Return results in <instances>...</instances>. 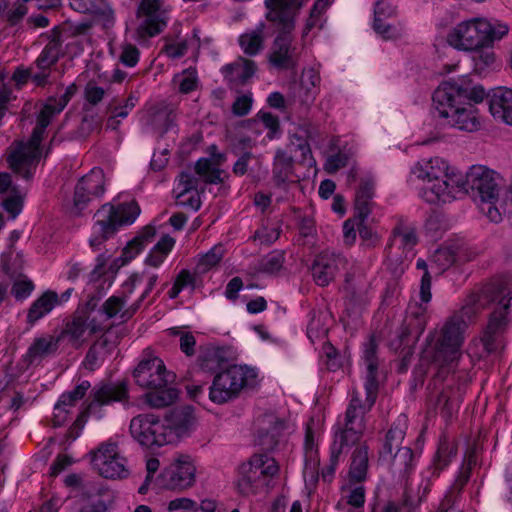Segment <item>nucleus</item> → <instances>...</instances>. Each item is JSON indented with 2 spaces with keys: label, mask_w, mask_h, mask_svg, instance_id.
Returning <instances> with one entry per match:
<instances>
[{
  "label": "nucleus",
  "mask_w": 512,
  "mask_h": 512,
  "mask_svg": "<svg viewBox=\"0 0 512 512\" xmlns=\"http://www.w3.org/2000/svg\"><path fill=\"white\" fill-rule=\"evenodd\" d=\"M485 96L482 85L462 77L441 83L433 94V102L445 124L458 130L474 132L481 126L476 105Z\"/></svg>",
  "instance_id": "1"
},
{
  "label": "nucleus",
  "mask_w": 512,
  "mask_h": 512,
  "mask_svg": "<svg viewBox=\"0 0 512 512\" xmlns=\"http://www.w3.org/2000/svg\"><path fill=\"white\" fill-rule=\"evenodd\" d=\"M512 300V287L509 285H487L484 288L470 293L458 313L471 318L479 313L489 302L495 303L488 324L479 343L483 346V354H490L501 346V337L510 321V301Z\"/></svg>",
  "instance_id": "2"
},
{
  "label": "nucleus",
  "mask_w": 512,
  "mask_h": 512,
  "mask_svg": "<svg viewBox=\"0 0 512 512\" xmlns=\"http://www.w3.org/2000/svg\"><path fill=\"white\" fill-rule=\"evenodd\" d=\"M409 182L421 183L418 195L429 204L450 203L462 186V172L440 156L419 159L410 168Z\"/></svg>",
  "instance_id": "3"
},
{
  "label": "nucleus",
  "mask_w": 512,
  "mask_h": 512,
  "mask_svg": "<svg viewBox=\"0 0 512 512\" xmlns=\"http://www.w3.org/2000/svg\"><path fill=\"white\" fill-rule=\"evenodd\" d=\"M76 91V85L70 84L61 96L48 98L38 114L37 124L31 138L26 142H15L10 146L7 161L9 167L16 175L25 180L33 177L40 159L39 146L45 129L50 124L52 118L66 107Z\"/></svg>",
  "instance_id": "4"
},
{
  "label": "nucleus",
  "mask_w": 512,
  "mask_h": 512,
  "mask_svg": "<svg viewBox=\"0 0 512 512\" xmlns=\"http://www.w3.org/2000/svg\"><path fill=\"white\" fill-rule=\"evenodd\" d=\"M194 416L189 408L176 409L161 420L153 414L138 415L130 422L132 437L142 446L155 449L178 442L190 434Z\"/></svg>",
  "instance_id": "5"
},
{
  "label": "nucleus",
  "mask_w": 512,
  "mask_h": 512,
  "mask_svg": "<svg viewBox=\"0 0 512 512\" xmlns=\"http://www.w3.org/2000/svg\"><path fill=\"white\" fill-rule=\"evenodd\" d=\"M467 327V322L460 314L449 316L429 334L421 361L431 363L441 370L451 366L462 355Z\"/></svg>",
  "instance_id": "6"
},
{
  "label": "nucleus",
  "mask_w": 512,
  "mask_h": 512,
  "mask_svg": "<svg viewBox=\"0 0 512 512\" xmlns=\"http://www.w3.org/2000/svg\"><path fill=\"white\" fill-rule=\"evenodd\" d=\"M510 26L499 19L471 17L454 24L446 34V43L459 52L481 48L489 42H500L509 34Z\"/></svg>",
  "instance_id": "7"
},
{
  "label": "nucleus",
  "mask_w": 512,
  "mask_h": 512,
  "mask_svg": "<svg viewBox=\"0 0 512 512\" xmlns=\"http://www.w3.org/2000/svg\"><path fill=\"white\" fill-rule=\"evenodd\" d=\"M157 279L156 274L146 271L130 275L123 283L120 293L109 297L102 308L95 311V315L103 324L112 318L130 319L154 289Z\"/></svg>",
  "instance_id": "8"
},
{
  "label": "nucleus",
  "mask_w": 512,
  "mask_h": 512,
  "mask_svg": "<svg viewBox=\"0 0 512 512\" xmlns=\"http://www.w3.org/2000/svg\"><path fill=\"white\" fill-rule=\"evenodd\" d=\"M500 180L499 173L485 165L476 164L465 174L462 173L463 183L459 187V192L467 191L469 188L477 192L480 212L493 223L502 221Z\"/></svg>",
  "instance_id": "9"
},
{
  "label": "nucleus",
  "mask_w": 512,
  "mask_h": 512,
  "mask_svg": "<svg viewBox=\"0 0 512 512\" xmlns=\"http://www.w3.org/2000/svg\"><path fill=\"white\" fill-rule=\"evenodd\" d=\"M259 383L257 369L248 365H230L218 372L209 388V399L215 404H224L237 398L246 389Z\"/></svg>",
  "instance_id": "10"
},
{
  "label": "nucleus",
  "mask_w": 512,
  "mask_h": 512,
  "mask_svg": "<svg viewBox=\"0 0 512 512\" xmlns=\"http://www.w3.org/2000/svg\"><path fill=\"white\" fill-rule=\"evenodd\" d=\"M408 427V418L401 414L388 430L380 458L390 461L391 470L399 477L407 476L416 465V456L410 447H400Z\"/></svg>",
  "instance_id": "11"
},
{
  "label": "nucleus",
  "mask_w": 512,
  "mask_h": 512,
  "mask_svg": "<svg viewBox=\"0 0 512 512\" xmlns=\"http://www.w3.org/2000/svg\"><path fill=\"white\" fill-rule=\"evenodd\" d=\"M279 471L276 460L266 454H254L238 467L236 487L244 496L255 495L268 485Z\"/></svg>",
  "instance_id": "12"
},
{
  "label": "nucleus",
  "mask_w": 512,
  "mask_h": 512,
  "mask_svg": "<svg viewBox=\"0 0 512 512\" xmlns=\"http://www.w3.org/2000/svg\"><path fill=\"white\" fill-rule=\"evenodd\" d=\"M377 389L366 390L364 402L358 393H353L346 409L345 423L334 431L333 437L344 435L345 445L349 446L361 439L366 429L365 414L372 408L376 400Z\"/></svg>",
  "instance_id": "13"
},
{
  "label": "nucleus",
  "mask_w": 512,
  "mask_h": 512,
  "mask_svg": "<svg viewBox=\"0 0 512 512\" xmlns=\"http://www.w3.org/2000/svg\"><path fill=\"white\" fill-rule=\"evenodd\" d=\"M196 473L197 468L193 458L187 454H178L160 472L157 484L162 489L183 491L194 486Z\"/></svg>",
  "instance_id": "14"
},
{
  "label": "nucleus",
  "mask_w": 512,
  "mask_h": 512,
  "mask_svg": "<svg viewBox=\"0 0 512 512\" xmlns=\"http://www.w3.org/2000/svg\"><path fill=\"white\" fill-rule=\"evenodd\" d=\"M94 305L91 300L84 310H78L60 334V338L67 339L74 348L81 347L94 334L105 329L102 320L95 315Z\"/></svg>",
  "instance_id": "15"
},
{
  "label": "nucleus",
  "mask_w": 512,
  "mask_h": 512,
  "mask_svg": "<svg viewBox=\"0 0 512 512\" xmlns=\"http://www.w3.org/2000/svg\"><path fill=\"white\" fill-rule=\"evenodd\" d=\"M292 430V425L284 417L275 412H266L257 419L255 443L272 451L286 440Z\"/></svg>",
  "instance_id": "16"
},
{
  "label": "nucleus",
  "mask_w": 512,
  "mask_h": 512,
  "mask_svg": "<svg viewBox=\"0 0 512 512\" xmlns=\"http://www.w3.org/2000/svg\"><path fill=\"white\" fill-rule=\"evenodd\" d=\"M89 455L93 469L102 477L116 479L128 475L126 459L120 454L116 443L104 442Z\"/></svg>",
  "instance_id": "17"
},
{
  "label": "nucleus",
  "mask_w": 512,
  "mask_h": 512,
  "mask_svg": "<svg viewBox=\"0 0 512 512\" xmlns=\"http://www.w3.org/2000/svg\"><path fill=\"white\" fill-rule=\"evenodd\" d=\"M139 214L140 208L134 200L104 204L95 214L101 222L97 231L115 233L119 227L132 224Z\"/></svg>",
  "instance_id": "18"
},
{
  "label": "nucleus",
  "mask_w": 512,
  "mask_h": 512,
  "mask_svg": "<svg viewBox=\"0 0 512 512\" xmlns=\"http://www.w3.org/2000/svg\"><path fill=\"white\" fill-rule=\"evenodd\" d=\"M139 214L140 208L134 200L104 204L95 214L101 222L97 231L115 233L119 227L132 224Z\"/></svg>",
  "instance_id": "19"
},
{
  "label": "nucleus",
  "mask_w": 512,
  "mask_h": 512,
  "mask_svg": "<svg viewBox=\"0 0 512 512\" xmlns=\"http://www.w3.org/2000/svg\"><path fill=\"white\" fill-rule=\"evenodd\" d=\"M134 378L140 387L152 389L167 386L174 380V375L166 369L161 358L148 354L135 368Z\"/></svg>",
  "instance_id": "20"
},
{
  "label": "nucleus",
  "mask_w": 512,
  "mask_h": 512,
  "mask_svg": "<svg viewBox=\"0 0 512 512\" xmlns=\"http://www.w3.org/2000/svg\"><path fill=\"white\" fill-rule=\"evenodd\" d=\"M138 33L153 37L167 26L168 9L161 0H141L137 9Z\"/></svg>",
  "instance_id": "21"
},
{
  "label": "nucleus",
  "mask_w": 512,
  "mask_h": 512,
  "mask_svg": "<svg viewBox=\"0 0 512 512\" xmlns=\"http://www.w3.org/2000/svg\"><path fill=\"white\" fill-rule=\"evenodd\" d=\"M456 456V446L453 442L441 440L431 464L421 472V481L418 485V500L420 503L424 500L426 495L430 492L432 480L437 478L441 471H443L452 462Z\"/></svg>",
  "instance_id": "22"
},
{
  "label": "nucleus",
  "mask_w": 512,
  "mask_h": 512,
  "mask_svg": "<svg viewBox=\"0 0 512 512\" xmlns=\"http://www.w3.org/2000/svg\"><path fill=\"white\" fill-rule=\"evenodd\" d=\"M309 0H264L266 18L279 31L293 32L299 11Z\"/></svg>",
  "instance_id": "23"
},
{
  "label": "nucleus",
  "mask_w": 512,
  "mask_h": 512,
  "mask_svg": "<svg viewBox=\"0 0 512 512\" xmlns=\"http://www.w3.org/2000/svg\"><path fill=\"white\" fill-rule=\"evenodd\" d=\"M105 191V176L100 168H93L82 177L75 188L73 213L79 214L89 202L99 198Z\"/></svg>",
  "instance_id": "24"
},
{
  "label": "nucleus",
  "mask_w": 512,
  "mask_h": 512,
  "mask_svg": "<svg viewBox=\"0 0 512 512\" xmlns=\"http://www.w3.org/2000/svg\"><path fill=\"white\" fill-rule=\"evenodd\" d=\"M298 58L292 32L279 31L268 54L270 65L278 70H288L297 65Z\"/></svg>",
  "instance_id": "25"
},
{
  "label": "nucleus",
  "mask_w": 512,
  "mask_h": 512,
  "mask_svg": "<svg viewBox=\"0 0 512 512\" xmlns=\"http://www.w3.org/2000/svg\"><path fill=\"white\" fill-rule=\"evenodd\" d=\"M198 178L188 172H182L175 180L173 195L180 207L197 211L202 201L198 189Z\"/></svg>",
  "instance_id": "26"
},
{
  "label": "nucleus",
  "mask_w": 512,
  "mask_h": 512,
  "mask_svg": "<svg viewBox=\"0 0 512 512\" xmlns=\"http://www.w3.org/2000/svg\"><path fill=\"white\" fill-rule=\"evenodd\" d=\"M345 265V259L335 253L323 252L316 256L312 265V276L319 286H327Z\"/></svg>",
  "instance_id": "27"
},
{
  "label": "nucleus",
  "mask_w": 512,
  "mask_h": 512,
  "mask_svg": "<svg viewBox=\"0 0 512 512\" xmlns=\"http://www.w3.org/2000/svg\"><path fill=\"white\" fill-rule=\"evenodd\" d=\"M128 390L124 382L101 383L92 390V401L87 407V413L95 415L97 408L120 402L127 398Z\"/></svg>",
  "instance_id": "28"
},
{
  "label": "nucleus",
  "mask_w": 512,
  "mask_h": 512,
  "mask_svg": "<svg viewBox=\"0 0 512 512\" xmlns=\"http://www.w3.org/2000/svg\"><path fill=\"white\" fill-rule=\"evenodd\" d=\"M488 97L489 112L496 121L512 126V89L496 87Z\"/></svg>",
  "instance_id": "29"
},
{
  "label": "nucleus",
  "mask_w": 512,
  "mask_h": 512,
  "mask_svg": "<svg viewBox=\"0 0 512 512\" xmlns=\"http://www.w3.org/2000/svg\"><path fill=\"white\" fill-rule=\"evenodd\" d=\"M313 421L307 423L304 437V476L316 479L319 475L320 456L318 441L320 434L314 429Z\"/></svg>",
  "instance_id": "30"
},
{
  "label": "nucleus",
  "mask_w": 512,
  "mask_h": 512,
  "mask_svg": "<svg viewBox=\"0 0 512 512\" xmlns=\"http://www.w3.org/2000/svg\"><path fill=\"white\" fill-rule=\"evenodd\" d=\"M426 324V307L422 305H410L400 328V344L404 343L409 337L418 339L423 333Z\"/></svg>",
  "instance_id": "31"
},
{
  "label": "nucleus",
  "mask_w": 512,
  "mask_h": 512,
  "mask_svg": "<svg viewBox=\"0 0 512 512\" xmlns=\"http://www.w3.org/2000/svg\"><path fill=\"white\" fill-rule=\"evenodd\" d=\"M396 14V9L389 6L387 3L379 2L374 9L373 29L383 39L392 40L402 36L404 29L398 25H393L385 21L386 17H391Z\"/></svg>",
  "instance_id": "32"
},
{
  "label": "nucleus",
  "mask_w": 512,
  "mask_h": 512,
  "mask_svg": "<svg viewBox=\"0 0 512 512\" xmlns=\"http://www.w3.org/2000/svg\"><path fill=\"white\" fill-rule=\"evenodd\" d=\"M257 66L253 60L238 57L234 62L221 68L225 80L231 84H245L256 73Z\"/></svg>",
  "instance_id": "33"
},
{
  "label": "nucleus",
  "mask_w": 512,
  "mask_h": 512,
  "mask_svg": "<svg viewBox=\"0 0 512 512\" xmlns=\"http://www.w3.org/2000/svg\"><path fill=\"white\" fill-rule=\"evenodd\" d=\"M266 38V24L259 22L239 36L238 44L245 55L256 56L263 50Z\"/></svg>",
  "instance_id": "34"
},
{
  "label": "nucleus",
  "mask_w": 512,
  "mask_h": 512,
  "mask_svg": "<svg viewBox=\"0 0 512 512\" xmlns=\"http://www.w3.org/2000/svg\"><path fill=\"white\" fill-rule=\"evenodd\" d=\"M176 110L169 106H164L162 108L154 111L148 119V125L151 130L163 136L168 132H176Z\"/></svg>",
  "instance_id": "35"
},
{
  "label": "nucleus",
  "mask_w": 512,
  "mask_h": 512,
  "mask_svg": "<svg viewBox=\"0 0 512 512\" xmlns=\"http://www.w3.org/2000/svg\"><path fill=\"white\" fill-rule=\"evenodd\" d=\"M60 303L56 292L48 290L38 297L30 306L27 322L31 325L48 315Z\"/></svg>",
  "instance_id": "36"
},
{
  "label": "nucleus",
  "mask_w": 512,
  "mask_h": 512,
  "mask_svg": "<svg viewBox=\"0 0 512 512\" xmlns=\"http://www.w3.org/2000/svg\"><path fill=\"white\" fill-rule=\"evenodd\" d=\"M377 344L373 337H370L363 344L362 361L366 368L365 390L377 389L376 374L378 369V360L376 356Z\"/></svg>",
  "instance_id": "37"
},
{
  "label": "nucleus",
  "mask_w": 512,
  "mask_h": 512,
  "mask_svg": "<svg viewBox=\"0 0 512 512\" xmlns=\"http://www.w3.org/2000/svg\"><path fill=\"white\" fill-rule=\"evenodd\" d=\"M320 75L313 69H304L301 75L300 92L301 103L308 109L315 101L319 92Z\"/></svg>",
  "instance_id": "38"
},
{
  "label": "nucleus",
  "mask_w": 512,
  "mask_h": 512,
  "mask_svg": "<svg viewBox=\"0 0 512 512\" xmlns=\"http://www.w3.org/2000/svg\"><path fill=\"white\" fill-rule=\"evenodd\" d=\"M374 197V182L371 180L362 182L355 195V214L359 218V224L368 218Z\"/></svg>",
  "instance_id": "39"
},
{
  "label": "nucleus",
  "mask_w": 512,
  "mask_h": 512,
  "mask_svg": "<svg viewBox=\"0 0 512 512\" xmlns=\"http://www.w3.org/2000/svg\"><path fill=\"white\" fill-rule=\"evenodd\" d=\"M368 465V447L366 445L356 447L352 454L347 480L364 482L367 479Z\"/></svg>",
  "instance_id": "40"
},
{
  "label": "nucleus",
  "mask_w": 512,
  "mask_h": 512,
  "mask_svg": "<svg viewBox=\"0 0 512 512\" xmlns=\"http://www.w3.org/2000/svg\"><path fill=\"white\" fill-rule=\"evenodd\" d=\"M348 446L345 445L344 435L333 437L330 445V457L328 464L321 470V477L325 482H331L335 476L336 469Z\"/></svg>",
  "instance_id": "41"
},
{
  "label": "nucleus",
  "mask_w": 512,
  "mask_h": 512,
  "mask_svg": "<svg viewBox=\"0 0 512 512\" xmlns=\"http://www.w3.org/2000/svg\"><path fill=\"white\" fill-rule=\"evenodd\" d=\"M496 43L497 42H489L484 44L481 48H476L475 50L468 52L469 54H472L471 61L473 70L476 73L481 74L495 66L497 56L493 48Z\"/></svg>",
  "instance_id": "42"
},
{
  "label": "nucleus",
  "mask_w": 512,
  "mask_h": 512,
  "mask_svg": "<svg viewBox=\"0 0 512 512\" xmlns=\"http://www.w3.org/2000/svg\"><path fill=\"white\" fill-rule=\"evenodd\" d=\"M144 394V402L151 408H164L172 405L178 398L177 389L167 386L148 389Z\"/></svg>",
  "instance_id": "43"
},
{
  "label": "nucleus",
  "mask_w": 512,
  "mask_h": 512,
  "mask_svg": "<svg viewBox=\"0 0 512 512\" xmlns=\"http://www.w3.org/2000/svg\"><path fill=\"white\" fill-rule=\"evenodd\" d=\"M418 241L415 228L411 225L401 224L393 231L391 246L402 249L403 253L408 254Z\"/></svg>",
  "instance_id": "44"
},
{
  "label": "nucleus",
  "mask_w": 512,
  "mask_h": 512,
  "mask_svg": "<svg viewBox=\"0 0 512 512\" xmlns=\"http://www.w3.org/2000/svg\"><path fill=\"white\" fill-rule=\"evenodd\" d=\"M459 257V248L453 246H442L431 256V268L436 273H441L452 266Z\"/></svg>",
  "instance_id": "45"
},
{
  "label": "nucleus",
  "mask_w": 512,
  "mask_h": 512,
  "mask_svg": "<svg viewBox=\"0 0 512 512\" xmlns=\"http://www.w3.org/2000/svg\"><path fill=\"white\" fill-rule=\"evenodd\" d=\"M334 0H316L305 21L302 36L306 37L313 29H321L324 24V13Z\"/></svg>",
  "instance_id": "46"
},
{
  "label": "nucleus",
  "mask_w": 512,
  "mask_h": 512,
  "mask_svg": "<svg viewBox=\"0 0 512 512\" xmlns=\"http://www.w3.org/2000/svg\"><path fill=\"white\" fill-rule=\"evenodd\" d=\"M225 254V248L222 244L214 245L206 253L199 255L196 261L195 272L205 274L219 265Z\"/></svg>",
  "instance_id": "47"
},
{
  "label": "nucleus",
  "mask_w": 512,
  "mask_h": 512,
  "mask_svg": "<svg viewBox=\"0 0 512 512\" xmlns=\"http://www.w3.org/2000/svg\"><path fill=\"white\" fill-rule=\"evenodd\" d=\"M220 160L199 159L195 165L196 173L206 183L218 184L223 182V170L219 168Z\"/></svg>",
  "instance_id": "48"
},
{
  "label": "nucleus",
  "mask_w": 512,
  "mask_h": 512,
  "mask_svg": "<svg viewBox=\"0 0 512 512\" xmlns=\"http://www.w3.org/2000/svg\"><path fill=\"white\" fill-rule=\"evenodd\" d=\"M155 231L152 227H146L145 230L140 232L133 240H131L127 246L123 249L122 258L123 263H126L135 258L150 242L154 236Z\"/></svg>",
  "instance_id": "49"
},
{
  "label": "nucleus",
  "mask_w": 512,
  "mask_h": 512,
  "mask_svg": "<svg viewBox=\"0 0 512 512\" xmlns=\"http://www.w3.org/2000/svg\"><path fill=\"white\" fill-rule=\"evenodd\" d=\"M60 340V336L57 338L53 336L37 338L28 349L29 358L33 361L55 352Z\"/></svg>",
  "instance_id": "50"
},
{
  "label": "nucleus",
  "mask_w": 512,
  "mask_h": 512,
  "mask_svg": "<svg viewBox=\"0 0 512 512\" xmlns=\"http://www.w3.org/2000/svg\"><path fill=\"white\" fill-rule=\"evenodd\" d=\"M174 245L175 239L169 235H164L150 251L146 262L153 267H159L171 252Z\"/></svg>",
  "instance_id": "51"
},
{
  "label": "nucleus",
  "mask_w": 512,
  "mask_h": 512,
  "mask_svg": "<svg viewBox=\"0 0 512 512\" xmlns=\"http://www.w3.org/2000/svg\"><path fill=\"white\" fill-rule=\"evenodd\" d=\"M362 483L347 480L342 486L346 503L355 509L362 508L365 503V488Z\"/></svg>",
  "instance_id": "52"
},
{
  "label": "nucleus",
  "mask_w": 512,
  "mask_h": 512,
  "mask_svg": "<svg viewBox=\"0 0 512 512\" xmlns=\"http://www.w3.org/2000/svg\"><path fill=\"white\" fill-rule=\"evenodd\" d=\"M173 83L180 93L188 94L197 89L199 79L195 68H188L177 73Z\"/></svg>",
  "instance_id": "53"
},
{
  "label": "nucleus",
  "mask_w": 512,
  "mask_h": 512,
  "mask_svg": "<svg viewBox=\"0 0 512 512\" xmlns=\"http://www.w3.org/2000/svg\"><path fill=\"white\" fill-rule=\"evenodd\" d=\"M291 161L284 152L278 151L274 161L273 178L277 185L285 184L290 174Z\"/></svg>",
  "instance_id": "54"
},
{
  "label": "nucleus",
  "mask_w": 512,
  "mask_h": 512,
  "mask_svg": "<svg viewBox=\"0 0 512 512\" xmlns=\"http://www.w3.org/2000/svg\"><path fill=\"white\" fill-rule=\"evenodd\" d=\"M91 385L89 381H82L79 385H77L72 391L63 393L58 402H60L63 406L71 410L75 406V403L81 400L90 389Z\"/></svg>",
  "instance_id": "55"
},
{
  "label": "nucleus",
  "mask_w": 512,
  "mask_h": 512,
  "mask_svg": "<svg viewBox=\"0 0 512 512\" xmlns=\"http://www.w3.org/2000/svg\"><path fill=\"white\" fill-rule=\"evenodd\" d=\"M253 123L257 127L262 126L268 129L267 137L269 139H272L275 136V133L279 130L278 117L269 112H258L255 118L253 119Z\"/></svg>",
  "instance_id": "56"
},
{
  "label": "nucleus",
  "mask_w": 512,
  "mask_h": 512,
  "mask_svg": "<svg viewBox=\"0 0 512 512\" xmlns=\"http://www.w3.org/2000/svg\"><path fill=\"white\" fill-rule=\"evenodd\" d=\"M190 45H198V41L196 40L195 34H193V36L190 39H184L166 45L165 52L167 56L170 58H180L188 52Z\"/></svg>",
  "instance_id": "57"
},
{
  "label": "nucleus",
  "mask_w": 512,
  "mask_h": 512,
  "mask_svg": "<svg viewBox=\"0 0 512 512\" xmlns=\"http://www.w3.org/2000/svg\"><path fill=\"white\" fill-rule=\"evenodd\" d=\"M34 290V284L30 279H17L12 286L11 293L16 300L22 301L27 299Z\"/></svg>",
  "instance_id": "58"
},
{
  "label": "nucleus",
  "mask_w": 512,
  "mask_h": 512,
  "mask_svg": "<svg viewBox=\"0 0 512 512\" xmlns=\"http://www.w3.org/2000/svg\"><path fill=\"white\" fill-rule=\"evenodd\" d=\"M364 228V222H362V224H359V218L357 217L356 214L353 219L346 220L343 225L344 242L347 244L354 243L356 239V231H358L362 235V229Z\"/></svg>",
  "instance_id": "59"
},
{
  "label": "nucleus",
  "mask_w": 512,
  "mask_h": 512,
  "mask_svg": "<svg viewBox=\"0 0 512 512\" xmlns=\"http://www.w3.org/2000/svg\"><path fill=\"white\" fill-rule=\"evenodd\" d=\"M171 334L179 336L180 349L187 356L194 354L196 345L195 337L190 332H185L177 328L171 329Z\"/></svg>",
  "instance_id": "60"
},
{
  "label": "nucleus",
  "mask_w": 512,
  "mask_h": 512,
  "mask_svg": "<svg viewBox=\"0 0 512 512\" xmlns=\"http://www.w3.org/2000/svg\"><path fill=\"white\" fill-rule=\"evenodd\" d=\"M58 55L59 51L56 45H47L41 52L36 63L39 68L46 69L58 60Z\"/></svg>",
  "instance_id": "61"
},
{
  "label": "nucleus",
  "mask_w": 512,
  "mask_h": 512,
  "mask_svg": "<svg viewBox=\"0 0 512 512\" xmlns=\"http://www.w3.org/2000/svg\"><path fill=\"white\" fill-rule=\"evenodd\" d=\"M252 93H246L236 98L232 105V112L237 116L247 115L252 108Z\"/></svg>",
  "instance_id": "62"
},
{
  "label": "nucleus",
  "mask_w": 512,
  "mask_h": 512,
  "mask_svg": "<svg viewBox=\"0 0 512 512\" xmlns=\"http://www.w3.org/2000/svg\"><path fill=\"white\" fill-rule=\"evenodd\" d=\"M139 50L132 44H125L122 47L120 61L128 67H134L139 61Z\"/></svg>",
  "instance_id": "63"
},
{
  "label": "nucleus",
  "mask_w": 512,
  "mask_h": 512,
  "mask_svg": "<svg viewBox=\"0 0 512 512\" xmlns=\"http://www.w3.org/2000/svg\"><path fill=\"white\" fill-rule=\"evenodd\" d=\"M199 366L202 370L213 371L220 366L219 355L216 350H208L199 358Z\"/></svg>",
  "instance_id": "64"
}]
</instances>
